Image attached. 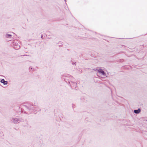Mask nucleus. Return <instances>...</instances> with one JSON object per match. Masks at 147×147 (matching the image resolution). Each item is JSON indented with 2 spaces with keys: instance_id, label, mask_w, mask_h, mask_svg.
I'll list each match as a JSON object with an SVG mask.
<instances>
[{
  "instance_id": "obj_1",
  "label": "nucleus",
  "mask_w": 147,
  "mask_h": 147,
  "mask_svg": "<svg viewBox=\"0 0 147 147\" xmlns=\"http://www.w3.org/2000/svg\"><path fill=\"white\" fill-rule=\"evenodd\" d=\"M35 106V105L31 103H29L26 105H24L23 106L24 107L26 108V110L27 111H24V109H22V108H21V111L24 112L25 114H29L33 111L35 113H37L36 111L38 110V108L36 107H34Z\"/></svg>"
},
{
  "instance_id": "obj_2",
  "label": "nucleus",
  "mask_w": 147,
  "mask_h": 147,
  "mask_svg": "<svg viewBox=\"0 0 147 147\" xmlns=\"http://www.w3.org/2000/svg\"><path fill=\"white\" fill-rule=\"evenodd\" d=\"M13 47L16 49H19L20 48V43L17 40H14L12 42Z\"/></svg>"
},
{
  "instance_id": "obj_3",
  "label": "nucleus",
  "mask_w": 147,
  "mask_h": 147,
  "mask_svg": "<svg viewBox=\"0 0 147 147\" xmlns=\"http://www.w3.org/2000/svg\"><path fill=\"white\" fill-rule=\"evenodd\" d=\"M97 70L98 72L100 74H101L102 75L104 76H106V74L103 70L101 69H96L95 71Z\"/></svg>"
},
{
  "instance_id": "obj_4",
  "label": "nucleus",
  "mask_w": 147,
  "mask_h": 147,
  "mask_svg": "<svg viewBox=\"0 0 147 147\" xmlns=\"http://www.w3.org/2000/svg\"><path fill=\"white\" fill-rule=\"evenodd\" d=\"M11 121L14 124H16L19 123L18 118H12Z\"/></svg>"
},
{
  "instance_id": "obj_5",
  "label": "nucleus",
  "mask_w": 147,
  "mask_h": 147,
  "mask_svg": "<svg viewBox=\"0 0 147 147\" xmlns=\"http://www.w3.org/2000/svg\"><path fill=\"white\" fill-rule=\"evenodd\" d=\"M0 82L3 83L4 85H7L8 83V82L5 81L4 79H1Z\"/></svg>"
},
{
  "instance_id": "obj_6",
  "label": "nucleus",
  "mask_w": 147,
  "mask_h": 147,
  "mask_svg": "<svg viewBox=\"0 0 147 147\" xmlns=\"http://www.w3.org/2000/svg\"><path fill=\"white\" fill-rule=\"evenodd\" d=\"M141 109L138 108V109H135L134 110V112L136 114H139L141 112Z\"/></svg>"
},
{
  "instance_id": "obj_7",
  "label": "nucleus",
  "mask_w": 147,
  "mask_h": 147,
  "mask_svg": "<svg viewBox=\"0 0 147 147\" xmlns=\"http://www.w3.org/2000/svg\"><path fill=\"white\" fill-rule=\"evenodd\" d=\"M71 85H73V86H73V88H76L77 87V84L76 82H71Z\"/></svg>"
},
{
  "instance_id": "obj_8",
  "label": "nucleus",
  "mask_w": 147,
  "mask_h": 147,
  "mask_svg": "<svg viewBox=\"0 0 147 147\" xmlns=\"http://www.w3.org/2000/svg\"><path fill=\"white\" fill-rule=\"evenodd\" d=\"M18 118L19 123L20 122L24 121V119H22V117H20Z\"/></svg>"
},
{
  "instance_id": "obj_9",
  "label": "nucleus",
  "mask_w": 147,
  "mask_h": 147,
  "mask_svg": "<svg viewBox=\"0 0 147 147\" xmlns=\"http://www.w3.org/2000/svg\"><path fill=\"white\" fill-rule=\"evenodd\" d=\"M12 36V35L8 34H5V37L7 38H11Z\"/></svg>"
},
{
  "instance_id": "obj_10",
  "label": "nucleus",
  "mask_w": 147,
  "mask_h": 147,
  "mask_svg": "<svg viewBox=\"0 0 147 147\" xmlns=\"http://www.w3.org/2000/svg\"><path fill=\"white\" fill-rule=\"evenodd\" d=\"M63 77H64V76H61V78L63 79H64V80L67 83L68 82V81H69V80H68V79H66V78H63Z\"/></svg>"
},
{
  "instance_id": "obj_11",
  "label": "nucleus",
  "mask_w": 147,
  "mask_h": 147,
  "mask_svg": "<svg viewBox=\"0 0 147 147\" xmlns=\"http://www.w3.org/2000/svg\"><path fill=\"white\" fill-rule=\"evenodd\" d=\"M71 62H72V65H76V62H73L72 60H71Z\"/></svg>"
},
{
  "instance_id": "obj_12",
  "label": "nucleus",
  "mask_w": 147,
  "mask_h": 147,
  "mask_svg": "<svg viewBox=\"0 0 147 147\" xmlns=\"http://www.w3.org/2000/svg\"><path fill=\"white\" fill-rule=\"evenodd\" d=\"M124 61V60L123 59H121L119 60V62H122Z\"/></svg>"
},
{
  "instance_id": "obj_13",
  "label": "nucleus",
  "mask_w": 147,
  "mask_h": 147,
  "mask_svg": "<svg viewBox=\"0 0 147 147\" xmlns=\"http://www.w3.org/2000/svg\"><path fill=\"white\" fill-rule=\"evenodd\" d=\"M33 69V68L32 67H30L29 68V70L30 71V72H32V69Z\"/></svg>"
},
{
  "instance_id": "obj_14",
  "label": "nucleus",
  "mask_w": 147,
  "mask_h": 147,
  "mask_svg": "<svg viewBox=\"0 0 147 147\" xmlns=\"http://www.w3.org/2000/svg\"><path fill=\"white\" fill-rule=\"evenodd\" d=\"M71 82H72L71 81H68V82L69 84H70L71 86V87H72V85L71 83Z\"/></svg>"
},
{
  "instance_id": "obj_15",
  "label": "nucleus",
  "mask_w": 147,
  "mask_h": 147,
  "mask_svg": "<svg viewBox=\"0 0 147 147\" xmlns=\"http://www.w3.org/2000/svg\"><path fill=\"white\" fill-rule=\"evenodd\" d=\"M62 45H63V44L61 43V45H59V47H62Z\"/></svg>"
},
{
  "instance_id": "obj_16",
  "label": "nucleus",
  "mask_w": 147,
  "mask_h": 147,
  "mask_svg": "<svg viewBox=\"0 0 147 147\" xmlns=\"http://www.w3.org/2000/svg\"><path fill=\"white\" fill-rule=\"evenodd\" d=\"M36 69H32V71H36Z\"/></svg>"
},
{
  "instance_id": "obj_17",
  "label": "nucleus",
  "mask_w": 147,
  "mask_h": 147,
  "mask_svg": "<svg viewBox=\"0 0 147 147\" xmlns=\"http://www.w3.org/2000/svg\"><path fill=\"white\" fill-rule=\"evenodd\" d=\"M71 60H72L73 62H74V60L72 59H71Z\"/></svg>"
},
{
  "instance_id": "obj_18",
  "label": "nucleus",
  "mask_w": 147,
  "mask_h": 147,
  "mask_svg": "<svg viewBox=\"0 0 147 147\" xmlns=\"http://www.w3.org/2000/svg\"><path fill=\"white\" fill-rule=\"evenodd\" d=\"M42 37H43V36L42 35H41V38L42 39L43 38H42Z\"/></svg>"
},
{
  "instance_id": "obj_19",
  "label": "nucleus",
  "mask_w": 147,
  "mask_h": 147,
  "mask_svg": "<svg viewBox=\"0 0 147 147\" xmlns=\"http://www.w3.org/2000/svg\"><path fill=\"white\" fill-rule=\"evenodd\" d=\"M82 99H84V98H81V99H82Z\"/></svg>"
},
{
  "instance_id": "obj_20",
  "label": "nucleus",
  "mask_w": 147,
  "mask_h": 147,
  "mask_svg": "<svg viewBox=\"0 0 147 147\" xmlns=\"http://www.w3.org/2000/svg\"><path fill=\"white\" fill-rule=\"evenodd\" d=\"M64 1H65V2H66V0H64Z\"/></svg>"
},
{
  "instance_id": "obj_21",
  "label": "nucleus",
  "mask_w": 147,
  "mask_h": 147,
  "mask_svg": "<svg viewBox=\"0 0 147 147\" xmlns=\"http://www.w3.org/2000/svg\"><path fill=\"white\" fill-rule=\"evenodd\" d=\"M72 107L73 108V105H72Z\"/></svg>"
}]
</instances>
